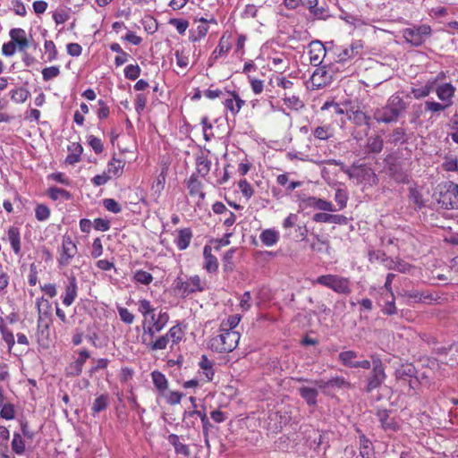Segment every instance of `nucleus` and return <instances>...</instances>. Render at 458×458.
<instances>
[{
	"label": "nucleus",
	"instance_id": "obj_1",
	"mask_svg": "<svg viewBox=\"0 0 458 458\" xmlns=\"http://www.w3.org/2000/svg\"><path fill=\"white\" fill-rule=\"evenodd\" d=\"M239 340L240 334L238 332H229L220 327L218 334L209 339L208 347L213 352L227 353L237 347Z\"/></svg>",
	"mask_w": 458,
	"mask_h": 458
},
{
	"label": "nucleus",
	"instance_id": "obj_2",
	"mask_svg": "<svg viewBox=\"0 0 458 458\" xmlns=\"http://www.w3.org/2000/svg\"><path fill=\"white\" fill-rule=\"evenodd\" d=\"M372 369L368 373L365 378L364 392L369 394L378 389L386 379L385 365L377 355H371Z\"/></svg>",
	"mask_w": 458,
	"mask_h": 458
},
{
	"label": "nucleus",
	"instance_id": "obj_3",
	"mask_svg": "<svg viewBox=\"0 0 458 458\" xmlns=\"http://www.w3.org/2000/svg\"><path fill=\"white\" fill-rule=\"evenodd\" d=\"M316 283L326 286L340 294H350L352 292L351 282L348 278L337 275H323L316 279Z\"/></svg>",
	"mask_w": 458,
	"mask_h": 458
},
{
	"label": "nucleus",
	"instance_id": "obj_4",
	"mask_svg": "<svg viewBox=\"0 0 458 458\" xmlns=\"http://www.w3.org/2000/svg\"><path fill=\"white\" fill-rule=\"evenodd\" d=\"M437 201L445 209H458V184L445 182L440 188Z\"/></svg>",
	"mask_w": 458,
	"mask_h": 458
},
{
	"label": "nucleus",
	"instance_id": "obj_5",
	"mask_svg": "<svg viewBox=\"0 0 458 458\" xmlns=\"http://www.w3.org/2000/svg\"><path fill=\"white\" fill-rule=\"evenodd\" d=\"M418 371L412 363H403L394 370L395 380L402 384H408L410 389H415L420 382Z\"/></svg>",
	"mask_w": 458,
	"mask_h": 458
},
{
	"label": "nucleus",
	"instance_id": "obj_6",
	"mask_svg": "<svg viewBox=\"0 0 458 458\" xmlns=\"http://www.w3.org/2000/svg\"><path fill=\"white\" fill-rule=\"evenodd\" d=\"M431 27L428 24H421L413 26L412 28H406L403 30V36L405 41L413 47L421 46L426 38L431 34Z\"/></svg>",
	"mask_w": 458,
	"mask_h": 458
},
{
	"label": "nucleus",
	"instance_id": "obj_7",
	"mask_svg": "<svg viewBox=\"0 0 458 458\" xmlns=\"http://www.w3.org/2000/svg\"><path fill=\"white\" fill-rule=\"evenodd\" d=\"M386 174L398 183H407L409 175L404 170L402 161L393 156H387L385 159Z\"/></svg>",
	"mask_w": 458,
	"mask_h": 458
},
{
	"label": "nucleus",
	"instance_id": "obj_8",
	"mask_svg": "<svg viewBox=\"0 0 458 458\" xmlns=\"http://www.w3.org/2000/svg\"><path fill=\"white\" fill-rule=\"evenodd\" d=\"M78 252L76 243L72 240L69 235H64L62 246L58 250L57 262L59 267H64L70 265L71 260L75 257Z\"/></svg>",
	"mask_w": 458,
	"mask_h": 458
},
{
	"label": "nucleus",
	"instance_id": "obj_9",
	"mask_svg": "<svg viewBox=\"0 0 458 458\" xmlns=\"http://www.w3.org/2000/svg\"><path fill=\"white\" fill-rule=\"evenodd\" d=\"M174 284L175 290L183 296L190 295L196 292H202L204 290L199 276H191L187 280H183L182 277L178 276L174 280Z\"/></svg>",
	"mask_w": 458,
	"mask_h": 458
},
{
	"label": "nucleus",
	"instance_id": "obj_10",
	"mask_svg": "<svg viewBox=\"0 0 458 458\" xmlns=\"http://www.w3.org/2000/svg\"><path fill=\"white\" fill-rule=\"evenodd\" d=\"M346 174L352 179H356L359 183L375 184L377 182V177L374 170L365 165L352 166L346 171Z\"/></svg>",
	"mask_w": 458,
	"mask_h": 458
},
{
	"label": "nucleus",
	"instance_id": "obj_11",
	"mask_svg": "<svg viewBox=\"0 0 458 458\" xmlns=\"http://www.w3.org/2000/svg\"><path fill=\"white\" fill-rule=\"evenodd\" d=\"M404 296L416 303L424 304H432L440 299L439 295L435 292L419 289L407 290L404 292Z\"/></svg>",
	"mask_w": 458,
	"mask_h": 458
},
{
	"label": "nucleus",
	"instance_id": "obj_12",
	"mask_svg": "<svg viewBox=\"0 0 458 458\" xmlns=\"http://www.w3.org/2000/svg\"><path fill=\"white\" fill-rule=\"evenodd\" d=\"M36 306L38 313V326L47 329L52 316V305L48 300L44 297L37 298Z\"/></svg>",
	"mask_w": 458,
	"mask_h": 458
},
{
	"label": "nucleus",
	"instance_id": "obj_13",
	"mask_svg": "<svg viewBox=\"0 0 458 458\" xmlns=\"http://www.w3.org/2000/svg\"><path fill=\"white\" fill-rule=\"evenodd\" d=\"M435 93L437 99L447 106L454 105V98L456 93V87L451 82H442L435 88Z\"/></svg>",
	"mask_w": 458,
	"mask_h": 458
},
{
	"label": "nucleus",
	"instance_id": "obj_14",
	"mask_svg": "<svg viewBox=\"0 0 458 458\" xmlns=\"http://www.w3.org/2000/svg\"><path fill=\"white\" fill-rule=\"evenodd\" d=\"M299 382H311L315 384L318 388L326 390L327 388H344L350 387V383L343 377H335L328 380L318 379L315 381H310L307 378L300 377L297 378Z\"/></svg>",
	"mask_w": 458,
	"mask_h": 458
},
{
	"label": "nucleus",
	"instance_id": "obj_15",
	"mask_svg": "<svg viewBox=\"0 0 458 458\" xmlns=\"http://www.w3.org/2000/svg\"><path fill=\"white\" fill-rule=\"evenodd\" d=\"M332 80L333 74L326 68V66L317 68L310 78L311 84L316 89H322L326 87L332 82Z\"/></svg>",
	"mask_w": 458,
	"mask_h": 458
},
{
	"label": "nucleus",
	"instance_id": "obj_16",
	"mask_svg": "<svg viewBox=\"0 0 458 458\" xmlns=\"http://www.w3.org/2000/svg\"><path fill=\"white\" fill-rule=\"evenodd\" d=\"M306 208H311L314 209L326 211V212H336V206L331 201L317 198L315 196H310L302 200Z\"/></svg>",
	"mask_w": 458,
	"mask_h": 458
},
{
	"label": "nucleus",
	"instance_id": "obj_17",
	"mask_svg": "<svg viewBox=\"0 0 458 458\" xmlns=\"http://www.w3.org/2000/svg\"><path fill=\"white\" fill-rule=\"evenodd\" d=\"M78 295V284L74 276L68 277V282L64 286V293L62 296L63 304L66 307L71 306L76 300Z\"/></svg>",
	"mask_w": 458,
	"mask_h": 458
},
{
	"label": "nucleus",
	"instance_id": "obj_18",
	"mask_svg": "<svg viewBox=\"0 0 458 458\" xmlns=\"http://www.w3.org/2000/svg\"><path fill=\"white\" fill-rule=\"evenodd\" d=\"M373 119L378 123H396L399 118L393 110L386 104L384 106L377 107L373 112Z\"/></svg>",
	"mask_w": 458,
	"mask_h": 458
},
{
	"label": "nucleus",
	"instance_id": "obj_19",
	"mask_svg": "<svg viewBox=\"0 0 458 458\" xmlns=\"http://www.w3.org/2000/svg\"><path fill=\"white\" fill-rule=\"evenodd\" d=\"M386 105L393 110L398 118H400L407 110L409 103L405 102L403 98L401 96V92H395L391 95Z\"/></svg>",
	"mask_w": 458,
	"mask_h": 458
},
{
	"label": "nucleus",
	"instance_id": "obj_20",
	"mask_svg": "<svg viewBox=\"0 0 458 458\" xmlns=\"http://www.w3.org/2000/svg\"><path fill=\"white\" fill-rule=\"evenodd\" d=\"M326 47L320 41H313L310 45V62L313 66H318L322 64L326 56Z\"/></svg>",
	"mask_w": 458,
	"mask_h": 458
},
{
	"label": "nucleus",
	"instance_id": "obj_21",
	"mask_svg": "<svg viewBox=\"0 0 458 458\" xmlns=\"http://www.w3.org/2000/svg\"><path fill=\"white\" fill-rule=\"evenodd\" d=\"M363 48L361 41L356 40L352 42L349 47L343 48L337 54V61L344 63L355 56L359 55Z\"/></svg>",
	"mask_w": 458,
	"mask_h": 458
},
{
	"label": "nucleus",
	"instance_id": "obj_22",
	"mask_svg": "<svg viewBox=\"0 0 458 458\" xmlns=\"http://www.w3.org/2000/svg\"><path fill=\"white\" fill-rule=\"evenodd\" d=\"M229 97L225 98L224 105L233 115L237 114L245 104L235 91H228Z\"/></svg>",
	"mask_w": 458,
	"mask_h": 458
},
{
	"label": "nucleus",
	"instance_id": "obj_23",
	"mask_svg": "<svg viewBox=\"0 0 458 458\" xmlns=\"http://www.w3.org/2000/svg\"><path fill=\"white\" fill-rule=\"evenodd\" d=\"M408 140H409V137L407 134V130L402 126L394 128L386 135V141L394 146L405 144L408 142Z\"/></svg>",
	"mask_w": 458,
	"mask_h": 458
},
{
	"label": "nucleus",
	"instance_id": "obj_24",
	"mask_svg": "<svg viewBox=\"0 0 458 458\" xmlns=\"http://www.w3.org/2000/svg\"><path fill=\"white\" fill-rule=\"evenodd\" d=\"M204 265L203 267L208 273H215L218 269V260L216 257L212 254V248L209 245H205L203 248Z\"/></svg>",
	"mask_w": 458,
	"mask_h": 458
},
{
	"label": "nucleus",
	"instance_id": "obj_25",
	"mask_svg": "<svg viewBox=\"0 0 458 458\" xmlns=\"http://www.w3.org/2000/svg\"><path fill=\"white\" fill-rule=\"evenodd\" d=\"M142 328H143V333L141 335V343L143 344H145L148 342L154 339L157 333L161 332L164 327H162L161 325L157 324V321H154L153 323H150L148 326H146V323L144 321Z\"/></svg>",
	"mask_w": 458,
	"mask_h": 458
},
{
	"label": "nucleus",
	"instance_id": "obj_26",
	"mask_svg": "<svg viewBox=\"0 0 458 458\" xmlns=\"http://www.w3.org/2000/svg\"><path fill=\"white\" fill-rule=\"evenodd\" d=\"M299 394L309 406H317L318 391L314 387L301 386L298 389Z\"/></svg>",
	"mask_w": 458,
	"mask_h": 458
},
{
	"label": "nucleus",
	"instance_id": "obj_27",
	"mask_svg": "<svg viewBox=\"0 0 458 458\" xmlns=\"http://www.w3.org/2000/svg\"><path fill=\"white\" fill-rule=\"evenodd\" d=\"M349 119L358 126L366 125V133L371 129V116L361 110L353 111Z\"/></svg>",
	"mask_w": 458,
	"mask_h": 458
},
{
	"label": "nucleus",
	"instance_id": "obj_28",
	"mask_svg": "<svg viewBox=\"0 0 458 458\" xmlns=\"http://www.w3.org/2000/svg\"><path fill=\"white\" fill-rule=\"evenodd\" d=\"M194 416L199 417L201 423H202L203 435H204V437H208V430L212 427V424L209 422V420L207 417L205 412H203L201 411H198V410L186 411L183 414V421H187L188 419H190L191 417H194Z\"/></svg>",
	"mask_w": 458,
	"mask_h": 458
},
{
	"label": "nucleus",
	"instance_id": "obj_29",
	"mask_svg": "<svg viewBox=\"0 0 458 458\" xmlns=\"http://www.w3.org/2000/svg\"><path fill=\"white\" fill-rule=\"evenodd\" d=\"M211 160L208 158V155L204 152L199 154L196 157V166L198 174L205 177L208 174L211 169Z\"/></svg>",
	"mask_w": 458,
	"mask_h": 458
},
{
	"label": "nucleus",
	"instance_id": "obj_30",
	"mask_svg": "<svg viewBox=\"0 0 458 458\" xmlns=\"http://www.w3.org/2000/svg\"><path fill=\"white\" fill-rule=\"evenodd\" d=\"M192 232L191 228H183L178 230V235L175 239V244L180 250H186L191 241Z\"/></svg>",
	"mask_w": 458,
	"mask_h": 458
},
{
	"label": "nucleus",
	"instance_id": "obj_31",
	"mask_svg": "<svg viewBox=\"0 0 458 458\" xmlns=\"http://www.w3.org/2000/svg\"><path fill=\"white\" fill-rule=\"evenodd\" d=\"M7 236L13 252L16 255H19L21 250V233L19 228L15 226L9 227Z\"/></svg>",
	"mask_w": 458,
	"mask_h": 458
},
{
	"label": "nucleus",
	"instance_id": "obj_32",
	"mask_svg": "<svg viewBox=\"0 0 458 458\" xmlns=\"http://www.w3.org/2000/svg\"><path fill=\"white\" fill-rule=\"evenodd\" d=\"M314 241L310 243V249L318 253H329L330 242L327 238L313 233Z\"/></svg>",
	"mask_w": 458,
	"mask_h": 458
},
{
	"label": "nucleus",
	"instance_id": "obj_33",
	"mask_svg": "<svg viewBox=\"0 0 458 458\" xmlns=\"http://www.w3.org/2000/svg\"><path fill=\"white\" fill-rule=\"evenodd\" d=\"M69 154L65 158V162L69 165H74L81 161V155L83 148L80 143L73 142L68 146Z\"/></svg>",
	"mask_w": 458,
	"mask_h": 458
},
{
	"label": "nucleus",
	"instance_id": "obj_34",
	"mask_svg": "<svg viewBox=\"0 0 458 458\" xmlns=\"http://www.w3.org/2000/svg\"><path fill=\"white\" fill-rule=\"evenodd\" d=\"M199 369L205 376L207 381H212L215 376L214 362L210 360L206 355H202L199 362Z\"/></svg>",
	"mask_w": 458,
	"mask_h": 458
},
{
	"label": "nucleus",
	"instance_id": "obj_35",
	"mask_svg": "<svg viewBox=\"0 0 458 458\" xmlns=\"http://www.w3.org/2000/svg\"><path fill=\"white\" fill-rule=\"evenodd\" d=\"M424 108L426 113H429L430 116L438 115L440 113L449 108L445 104L441 101L436 100H426L424 103Z\"/></svg>",
	"mask_w": 458,
	"mask_h": 458
},
{
	"label": "nucleus",
	"instance_id": "obj_36",
	"mask_svg": "<svg viewBox=\"0 0 458 458\" xmlns=\"http://www.w3.org/2000/svg\"><path fill=\"white\" fill-rule=\"evenodd\" d=\"M384 141L381 136L373 135L367 139L366 152L372 154H378L382 151Z\"/></svg>",
	"mask_w": 458,
	"mask_h": 458
},
{
	"label": "nucleus",
	"instance_id": "obj_37",
	"mask_svg": "<svg viewBox=\"0 0 458 458\" xmlns=\"http://www.w3.org/2000/svg\"><path fill=\"white\" fill-rule=\"evenodd\" d=\"M125 162L114 157L108 162L106 173L112 177H119L123 170Z\"/></svg>",
	"mask_w": 458,
	"mask_h": 458
},
{
	"label": "nucleus",
	"instance_id": "obj_38",
	"mask_svg": "<svg viewBox=\"0 0 458 458\" xmlns=\"http://www.w3.org/2000/svg\"><path fill=\"white\" fill-rule=\"evenodd\" d=\"M282 99L288 108L294 111H299L305 106L304 102L300 98L298 95H290L285 92L282 97Z\"/></svg>",
	"mask_w": 458,
	"mask_h": 458
},
{
	"label": "nucleus",
	"instance_id": "obj_39",
	"mask_svg": "<svg viewBox=\"0 0 458 458\" xmlns=\"http://www.w3.org/2000/svg\"><path fill=\"white\" fill-rule=\"evenodd\" d=\"M168 441L174 446V452L177 454H182L184 456H189L191 454L189 446L180 442V437L178 435L170 434L168 436Z\"/></svg>",
	"mask_w": 458,
	"mask_h": 458
},
{
	"label": "nucleus",
	"instance_id": "obj_40",
	"mask_svg": "<svg viewBox=\"0 0 458 458\" xmlns=\"http://www.w3.org/2000/svg\"><path fill=\"white\" fill-rule=\"evenodd\" d=\"M446 127L449 130L448 136L456 144L458 142V110L449 117Z\"/></svg>",
	"mask_w": 458,
	"mask_h": 458
},
{
	"label": "nucleus",
	"instance_id": "obj_41",
	"mask_svg": "<svg viewBox=\"0 0 458 458\" xmlns=\"http://www.w3.org/2000/svg\"><path fill=\"white\" fill-rule=\"evenodd\" d=\"M259 239L266 246H273L279 241V233L275 229H266L261 232Z\"/></svg>",
	"mask_w": 458,
	"mask_h": 458
},
{
	"label": "nucleus",
	"instance_id": "obj_42",
	"mask_svg": "<svg viewBox=\"0 0 458 458\" xmlns=\"http://www.w3.org/2000/svg\"><path fill=\"white\" fill-rule=\"evenodd\" d=\"M442 169L446 172H457L458 171V157L446 153L443 157V163L441 165Z\"/></svg>",
	"mask_w": 458,
	"mask_h": 458
},
{
	"label": "nucleus",
	"instance_id": "obj_43",
	"mask_svg": "<svg viewBox=\"0 0 458 458\" xmlns=\"http://www.w3.org/2000/svg\"><path fill=\"white\" fill-rule=\"evenodd\" d=\"M187 188L191 196L199 195L201 199L205 198V193L201 191L202 183L194 174L190 177L187 183Z\"/></svg>",
	"mask_w": 458,
	"mask_h": 458
},
{
	"label": "nucleus",
	"instance_id": "obj_44",
	"mask_svg": "<svg viewBox=\"0 0 458 458\" xmlns=\"http://www.w3.org/2000/svg\"><path fill=\"white\" fill-rule=\"evenodd\" d=\"M360 454L362 458H373V446L365 435L360 436Z\"/></svg>",
	"mask_w": 458,
	"mask_h": 458
},
{
	"label": "nucleus",
	"instance_id": "obj_45",
	"mask_svg": "<svg viewBox=\"0 0 458 458\" xmlns=\"http://www.w3.org/2000/svg\"><path fill=\"white\" fill-rule=\"evenodd\" d=\"M377 417L384 429L396 430V423L389 419V411L387 410H378L377 411Z\"/></svg>",
	"mask_w": 458,
	"mask_h": 458
},
{
	"label": "nucleus",
	"instance_id": "obj_46",
	"mask_svg": "<svg viewBox=\"0 0 458 458\" xmlns=\"http://www.w3.org/2000/svg\"><path fill=\"white\" fill-rule=\"evenodd\" d=\"M109 403V396L107 394H101L97 397L91 407L92 415L95 416L100 411H105L108 407Z\"/></svg>",
	"mask_w": 458,
	"mask_h": 458
},
{
	"label": "nucleus",
	"instance_id": "obj_47",
	"mask_svg": "<svg viewBox=\"0 0 458 458\" xmlns=\"http://www.w3.org/2000/svg\"><path fill=\"white\" fill-rule=\"evenodd\" d=\"M169 342L170 340L167 335H164L157 337L156 340L152 339L151 341L145 344V345L151 351L165 350L167 347Z\"/></svg>",
	"mask_w": 458,
	"mask_h": 458
},
{
	"label": "nucleus",
	"instance_id": "obj_48",
	"mask_svg": "<svg viewBox=\"0 0 458 458\" xmlns=\"http://www.w3.org/2000/svg\"><path fill=\"white\" fill-rule=\"evenodd\" d=\"M47 194L48 197L53 200H70L72 197L71 192L68 191L57 187L49 188Z\"/></svg>",
	"mask_w": 458,
	"mask_h": 458
},
{
	"label": "nucleus",
	"instance_id": "obj_49",
	"mask_svg": "<svg viewBox=\"0 0 458 458\" xmlns=\"http://www.w3.org/2000/svg\"><path fill=\"white\" fill-rule=\"evenodd\" d=\"M151 377L155 386L159 392L163 393L167 389L168 381L163 373L156 370L151 373Z\"/></svg>",
	"mask_w": 458,
	"mask_h": 458
},
{
	"label": "nucleus",
	"instance_id": "obj_50",
	"mask_svg": "<svg viewBox=\"0 0 458 458\" xmlns=\"http://www.w3.org/2000/svg\"><path fill=\"white\" fill-rule=\"evenodd\" d=\"M165 335L172 343L171 347L177 344L183 337V332L179 325L172 327Z\"/></svg>",
	"mask_w": 458,
	"mask_h": 458
},
{
	"label": "nucleus",
	"instance_id": "obj_51",
	"mask_svg": "<svg viewBox=\"0 0 458 458\" xmlns=\"http://www.w3.org/2000/svg\"><path fill=\"white\" fill-rule=\"evenodd\" d=\"M358 357V354L354 351H344L339 353V360L346 367L353 368L355 364L354 359Z\"/></svg>",
	"mask_w": 458,
	"mask_h": 458
},
{
	"label": "nucleus",
	"instance_id": "obj_52",
	"mask_svg": "<svg viewBox=\"0 0 458 458\" xmlns=\"http://www.w3.org/2000/svg\"><path fill=\"white\" fill-rule=\"evenodd\" d=\"M11 99L15 103H23L30 97V92L24 88H18L10 91Z\"/></svg>",
	"mask_w": 458,
	"mask_h": 458
},
{
	"label": "nucleus",
	"instance_id": "obj_53",
	"mask_svg": "<svg viewBox=\"0 0 458 458\" xmlns=\"http://www.w3.org/2000/svg\"><path fill=\"white\" fill-rule=\"evenodd\" d=\"M133 280L139 284L148 285L153 281V276L150 273L140 269L134 272Z\"/></svg>",
	"mask_w": 458,
	"mask_h": 458
},
{
	"label": "nucleus",
	"instance_id": "obj_54",
	"mask_svg": "<svg viewBox=\"0 0 458 458\" xmlns=\"http://www.w3.org/2000/svg\"><path fill=\"white\" fill-rule=\"evenodd\" d=\"M12 448L17 454H23L25 452V442L20 433L15 432L12 441Z\"/></svg>",
	"mask_w": 458,
	"mask_h": 458
},
{
	"label": "nucleus",
	"instance_id": "obj_55",
	"mask_svg": "<svg viewBox=\"0 0 458 458\" xmlns=\"http://www.w3.org/2000/svg\"><path fill=\"white\" fill-rule=\"evenodd\" d=\"M335 200L337 205V211L344 209L347 205L348 193L344 189H337L335 194Z\"/></svg>",
	"mask_w": 458,
	"mask_h": 458
},
{
	"label": "nucleus",
	"instance_id": "obj_56",
	"mask_svg": "<svg viewBox=\"0 0 458 458\" xmlns=\"http://www.w3.org/2000/svg\"><path fill=\"white\" fill-rule=\"evenodd\" d=\"M235 248L228 250L223 257V266L225 271H232L234 267L233 258L236 252Z\"/></svg>",
	"mask_w": 458,
	"mask_h": 458
},
{
	"label": "nucleus",
	"instance_id": "obj_57",
	"mask_svg": "<svg viewBox=\"0 0 458 458\" xmlns=\"http://www.w3.org/2000/svg\"><path fill=\"white\" fill-rule=\"evenodd\" d=\"M409 198L417 208L420 209L425 206L421 193L416 189L411 188L409 190Z\"/></svg>",
	"mask_w": 458,
	"mask_h": 458
},
{
	"label": "nucleus",
	"instance_id": "obj_58",
	"mask_svg": "<svg viewBox=\"0 0 458 458\" xmlns=\"http://www.w3.org/2000/svg\"><path fill=\"white\" fill-rule=\"evenodd\" d=\"M141 69L138 64H129L124 69L125 78L135 81L140 75Z\"/></svg>",
	"mask_w": 458,
	"mask_h": 458
},
{
	"label": "nucleus",
	"instance_id": "obj_59",
	"mask_svg": "<svg viewBox=\"0 0 458 458\" xmlns=\"http://www.w3.org/2000/svg\"><path fill=\"white\" fill-rule=\"evenodd\" d=\"M35 216L38 221H46L50 216V209L44 204H38L35 208Z\"/></svg>",
	"mask_w": 458,
	"mask_h": 458
},
{
	"label": "nucleus",
	"instance_id": "obj_60",
	"mask_svg": "<svg viewBox=\"0 0 458 458\" xmlns=\"http://www.w3.org/2000/svg\"><path fill=\"white\" fill-rule=\"evenodd\" d=\"M240 322V318L237 316H230L226 320H224L220 327L228 330L229 332H236L234 328L237 327V325Z\"/></svg>",
	"mask_w": 458,
	"mask_h": 458
},
{
	"label": "nucleus",
	"instance_id": "obj_61",
	"mask_svg": "<svg viewBox=\"0 0 458 458\" xmlns=\"http://www.w3.org/2000/svg\"><path fill=\"white\" fill-rule=\"evenodd\" d=\"M45 52L47 55V61L52 62L57 57V50L52 40H46L44 44Z\"/></svg>",
	"mask_w": 458,
	"mask_h": 458
},
{
	"label": "nucleus",
	"instance_id": "obj_62",
	"mask_svg": "<svg viewBox=\"0 0 458 458\" xmlns=\"http://www.w3.org/2000/svg\"><path fill=\"white\" fill-rule=\"evenodd\" d=\"M423 114L422 104H414L410 114V123L417 124Z\"/></svg>",
	"mask_w": 458,
	"mask_h": 458
},
{
	"label": "nucleus",
	"instance_id": "obj_63",
	"mask_svg": "<svg viewBox=\"0 0 458 458\" xmlns=\"http://www.w3.org/2000/svg\"><path fill=\"white\" fill-rule=\"evenodd\" d=\"M60 74L58 66H50L42 70V77L45 81L56 78Z\"/></svg>",
	"mask_w": 458,
	"mask_h": 458
},
{
	"label": "nucleus",
	"instance_id": "obj_64",
	"mask_svg": "<svg viewBox=\"0 0 458 458\" xmlns=\"http://www.w3.org/2000/svg\"><path fill=\"white\" fill-rule=\"evenodd\" d=\"M103 206L105 208L114 214H118L122 211L121 205L114 199H103Z\"/></svg>",
	"mask_w": 458,
	"mask_h": 458
}]
</instances>
